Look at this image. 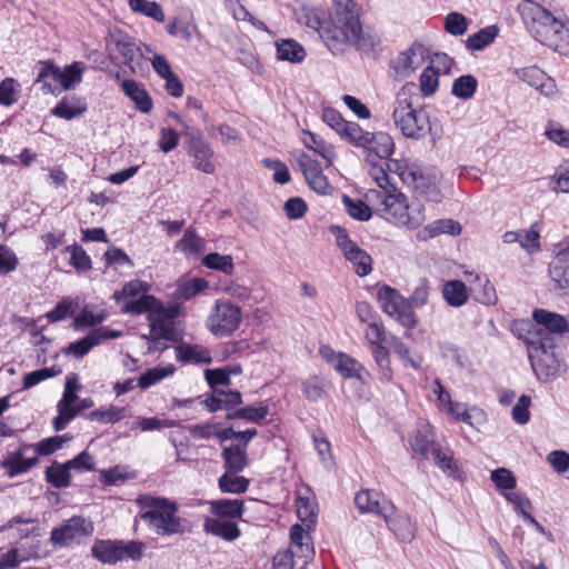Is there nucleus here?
<instances>
[{
  "label": "nucleus",
  "instance_id": "f257e3e1",
  "mask_svg": "<svg viewBox=\"0 0 569 569\" xmlns=\"http://www.w3.org/2000/svg\"><path fill=\"white\" fill-rule=\"evenodd\" d=\"M321 39L333 54L342 53L351 46L368 51L378 42L375 34L363 31L353 1L332 7L329 18L325 19Z\"/></svg>",
  "mask_w": 569,
  "mask_h": 569
},
{
  "label": "nucleus",
  "instance_id": "f03ea898",
  "mask_svg": "<svg viewBox=\"0 0 569 569\" xmlns=\"http://www.w3.org/2000/svg\"><path fill=\"white\" fill-rule=\"evenodd\" d=\"M369 203L381 216L396 226L417 229L426 221L425 207L419 201L408 202L407 197L395 186V191L369 189L366 193Z\"/></svg>",
  "mask_w": 569,
  "mask_h": 569
},
{
  "label": "nucleus",
  "instance_id": "7ed1b4c3",
  "mask_svg": "<svg viewBox=\"0 0 569 569\" xmlns=\"http://www.w3.org/2000/svg\"><path fill=\"white\" fill-rule=\"evenodd\" d=\"M136 505L140 509L141 520L158 536L170 537L184 532V521L178 516L179 505L177 501L143 493L136 498Z\"/></svg>",
  "mask_w": 569,
  "mask_h": 569
},
{
  "label": "nucleus",
  "instance_id": "20e7f679",
  "mask_svg": "<svg viewBox=\"0 0 569 569\" xmlns=\"http://www.w3.org/2000/svg\"><path fill=\"white\" fill-rule=\"evenodd\" d=\"M517 11L536 40L553 49H563L566 46L561 38L566 36L563 21L533 0H522Z\"/></svg>",
  "mask_w": 569,
  "mask_h": 569
},
{
  "label": "nucleus",
  "instance_id": "39448f33",
  "mask_svg": "<svg viewBox=\"0 0 569 569\" xmlns=\"http://www.w3.org/2000/svg\"><path fill=\"white\" fill-rule=\"evenodd\" d=\"M415 91L413 82H407L401 87L396 97L392 119L395 126L406 138L418 140L428 133L430 122L423 110H418L412 106Z\"/></svg>",
  "mask_w": 569,
  "mask_h": 569
},
{
  "label": "nucleus",
  "instance_id": "423d86ee",
  "mask_svg": "<svg viewBox=\"0 0 569 569\" xmlns=\"http://www.w3.org/2000/svg\"><path fill=\"white\" fill-rule=\"evenodd\" d=\"M528 357L537 379L550 382L565 371V362L556 352V341L541 333L526 337Z\"/></svg>",
  "mask_w": 569,
  "mask_h": 569
},
{
  "label": "nucleus",
  "instance_id": "0eeeda50",
  "mask_svg": "<svg viewBox=\"0 0 569 569\" xmlns=\"http://www.w3.org/2000/svg\"><path fill=\"white\" fill-rule=\"evenodd\" d=\"M39 69L36 83L44 94L59 96L61 90H71L81 83L87 66L82 61H74L61 69L52 60H41L37 63Z\"/></svg>",
  "mask_w": 569,
  "mask_h": 569
},
{
  "label": "nucleus",
  "instance_id": "6e6552de",
  "mask_svg": "<svg viewBox=\"0 0 569 569\" xmlns=\"http://www.w3.org/2000/svg\"><path fill=\"white\" fill-rule=\"evenodd\" d=\"M242 309L228 299L214 300L206 319V328L214 337L232 336L242 322Z\"/></svg>",
  "mask_w": 569,
  "mask_h": 569
},
{
  "label": "nucleus",
  "instance_id": "1a4fd4ad",
  "mask_svg": "<svg viewBox=\"0 0 569 569\" xmlns=\"http://www.w3.org/2000/svg\"><path fill=\"white\" fill-rule=\"evenodd\" d=\"M399 177L418 196L428 201L441 202L443 194L440 189L441 176L435 171H425L418 167L401 169Z\"/></svg>",
  "mask_w": 569,
  "mask_h": 569
},
{
  "label": "nucleus",
  "instance_id": "9d476101",
  "mask_svg": "<svg viewBox=\"0 0 569 569\" xmlns=\"http://www.w3.org/2000/svg\"><path fill=\"white\" fill-rule=\"evenodd\" d=\"M382 310L408 330L416 328L418 317L407 298L395 288L385 284L377 293Z\"/></svg>",
  "mask_w": 569,
  "mask_h": 569
},
{
  "label": "nucleus",
  "instance_id": "9b49d317",
  "mask_svg": "<svg viewBox=\"0 0 569 569\" xmlns=\"http://www.w3.org/2000/svg\"><path fill=\"white\" fill-rule=\"evenodd\" d=\"M416 455L423 459H432L435 465L449 476L456 477L457 463L449 450H443L433 439L421 431H418L410 441Z\"/></svg>",
  "mask_w": 569,
  "mask_h": 569
},
{
  "label": "nucleus",
  "instance_id": "f8f14e48",
  "mask_svg": "<svg viewBox=\"0 0 569 569\" xmlns=\"http://www.w3.org/2000/svg\"><path fill=\"white\" fill-rule=\"evenodd\" d=\"M428 57V49L422 43L415 41L390 60L389 74L396 80L407 79L425 63Z\"/></svg>",
  "mask_w": 569,
  "mask_h": 569
},
{
  "label": "nucleus",
  "instance_id": "ddd939ff",
  "mask_svg": "<svg viewBox=\"0 0 569 569\" xmlns=\"http://www.w3.org/2000/svg\"><path fill=\"white\" fill-rule=\"evenodd\" d=\"M332 233L336 237L337 246L342 251L345 258L352 264L355 272L359 277L368 276L372 271L371 257L353 242L341 227H333Z\"/></svg>",
  "mask_w": 569,
  "mask_h": 569
},
{
  "label": "nucleus",
  "instance_id": "4468645a",
  "mask_svg": "<svg viewBox=\"0 0 569 569\" xmlns=\"http://www.w3.org/2000/svg\"><path fill=\"white\" fill-rule=\"evenodd\" d=\"M173 118L183 127L186 134L191 137L189 146V154L192 158V166L207 174H212L216 171L213 162V150L194 130L189 127L179 116L174 114Z\"/></svg>",
  "mask_w": 569,
  "mask_h": 569
},
{
  "label": "nucleus",
  "instance_id": "2eb2a0df",
  "mask_svg": "<svg viewBox=\"0 0 569 569\" xmlns=\"http://www.w3.org/2000/svg\"><path fill=\"white\" fill-rule=\"evenodd\" d=\"M92 532L93 525L91 521L83 517L74 516L66 520L60 527L53 528L50 540L54 545L64 547L76 540L91 536Z\"/></svg>",
  "mask_w": 569,
  "mask_h": 569
},
{
  "label": "nucleus",
  "instance_id": "dca6fc26",
  "mask_svg": "<svg viewBox=\"0 0 569 569\" xmlns=\"http://www.w3.org/2000/svg\"><path fill=\"white\" fill-rule=\"evenodd\" d=\"M297 164L301 170L308 186L320 194H329L332 190L321 166L306 152L297 154Z\"/></svg>",
  "mask_w": 569,
  "mask_h": 569
},
{
  "label": "nucleus",
  "instance_id": "f3484780",
  "mask_svg": "<svg viewBox=\"0 0 569 569\" xmlns=\"http://www.w3.org/2000/svg\"><path fill=\"white\" fill-rule=\"evenodd\" d=\"M532 317L537 328L529 330L527 336L541 333L551 337L553 341H556L557 336H561L568 330L567 320L559 313L545 309H537L533 311Z\"/></svg>",
  "mask_w": 569,
  "mask_h": 569
},
{
  "label": "nucleus",
  "instance_id": "a211bd4d",
  "mask_svg": "<svg viewBox=\"0 0 569 569\" xmlns=\"http://www.w3.org/2000/svg\"><path fill=\"white\" fill-rule=\"evenodd\" d=\"M548 272L555 290L569 295V244L560 248L548 266Z\"/></svg>",
  "mask_w": 569,
  "mask_h": 569
},
{
  "label": "nucleus",
  "instance_id": "6ab92c4d",
  "mask_svg": "<svg viewBox=\"0 0 569 569\" xmlns=\"http://www.w3.org/2000/svg\"><path fill=\"white\" fill-rule=\"evenodd\" d=\"M122 336V332L119 330L109 329L107 327H100L98 329L91 330L86 337L71 342L67 349L66 353L72 355L76 358H82L86 356L92 348L100 345L102 341L108 339H117Z\"/></svg>",
  "mask_w": 569,
  "mask_h": 569
},
{
  "label": "nucleus",
  "instance_id": "aec40b11",
  "mask_svg": "<svg viewBox=\"0 0 569 569\" xmlns=\"http://www.w3.org/2000/svg\"><path fill=\"white\" fill-rule=\"evenodd\" d=\"M383 520L388 528L403 542H410L416 533V523L406 513H399L396 506L388 505L383 510Z\"/></svg>",
  "mask_w": 569,
  "mask_h": 569
},
{
  "label": "nucleus",
  "instance_id": "412c9836",
  "mask_svg": "<svg viewBox=\"0 0 569 569\" xmlns=\"http://www.w3.org/2000/svg\"><path fill=\"white\" fill-rule=\"evenodd\" d=\"M174 312L168 310L162 303L148 316L150 337L172 339L174 331Z\"/></svg>",
  "mask_w": 569,
  "mask_h": 569
},
{
  "label": "nucleus",
  "instance_id": "4be33fe9",
  "mask_svg": "<svg viewBox=\"0 0 569 569\" xmlns=\"http://www.w3.org/2000/svg\"><path fill=\"white\" fill-rule=\"evenodd\" d=\"M362 149L366 151V157L373 156L379 159H388L395 152L393 138L383 131L369 132L363 142Z\"/></svg>",
  "mask_w": 569,
  "mask_h": 569
},
{
  "label": "nucleus",
  "instance_id": "5701e85b",
  "mask_svg": "<svg viewBox=\"0 0 569 569\" xmlns=\"http://www.w3.org/2000/svg\"><path fill=\"white\" fill-rule=\"evenodd\" d=\"M355 503L361 513H373L383 517L385 507L392 505L391 500L376 490L363 489L355 497Z\"/></svg>",
  "mask_w": 569,
  "mask_h": 569
},
{
  "label": "nucleus",
  "instance_id": "b1692460",
  "mask_svg": "<svg viewBox=\"0 0 569 569\" xmlns=\"http://www.w3.org/2000/svg\"><path fill=\"white\" fill-rule=\"evenodd\" d=\"M26 449L27 448L23 447L17 451L8 452L1 461L0 468L6 470V475L9 478L24 473L39 463V459L37 457L24 458Z\"/></svg>",
  "mask_w": 569,
  "mask_h": 569
},
{
  "label": "nucleus",
  "instance_id": "393cba45",
  "mask_svg": "<svg viewBox=\"0 0 569 569\" xmlns=\"http://www.w3.org/2000/svg\"><path fill=\"white\" fill-rule=\"evenodd\" d=\"M87 109L88 104L83 97L68 94L64 96L51 110V114L60 119L72 120L81 117Z\"/></svg>",
  "mask_w": 569,
  "mask_h": 569
},
{
  "label": "nucleus",
  "instance_id": "a878e982",
  "mask_svg": "<svg viewBox=\"0 0 569 569\" xmlns=\"http://www.w3.org/2000/svg\"><path fill=\"white\" fill-rule=\"evenodd\" d=\"M121 89L140 112L149 113L152 110V99L142 83L132 79L124 80Z\"/></svg>",
  "mask_w": 569,
  "mask_h": 569
},
{
  "label": "nucleus",
  "instance_id": "bb28decb",
  "mask_svg": "<svg viewBox=\"0 0 569 569\" xmlns=\"http://www.w3.org/2000/svg\"><path fill=\"white\" fill-rule=\"evenodd\" d=\"M203 530L206 533L227 541H234L241 533L236 522L216 517H207L204 519Z\"/></svg>",
  "mask_w": 569,
  "mask_h": 569
},
{
  "label": "nucleus",
  "instance_id": "cd10ccee",
  "mask_svg": "<svg viewBox=\"0 0 569 569\" xmlns=\"http://www.w3.org/2000/svg\"><path fill=\"white\" fill-rule=\"evenodd\" d=\"M210 513L220 519L233 520L241 518L244 507L239 499H218L209 502Z\"/></svg>",
  "mask_w": 569,
  "mask_h": 569
},
{
  "label": "nucleus",
  "instance_id": "c85d7f7f",
  "mask_svg": "<svg viewBox=\"0 0 569 569\" xmlns=\"http://www.w3.org/2000/svg\"><path fill=\"white\" fill-rule=\"evenodd\" d=\"M303 146L312 150L315 153L319 154L325 161L327 167H330L336 160V151L332 144L328 143L320 136L305 130L302 137Z\"/></svg>",
  "mask_w": 569,
  "mask_h": 569
},
{
  "label": "nucleus",
  "instance_id": "c756f323",
  "mask_svg": "<svg viewBox=\"0 0 569 569\" xmlns=\"http://www.w3.org/2000/svg\"><path fill=\"white\" fill-rule=\"evenodd\" d=\"M242 402L241 393L237 390L214 389L212 396L206 400L209 411L230 410Z\"/></svg>",
  "mask_w": 569,
  "mask_h": 569
},
{
  "label": "nucleus",
  "instance_id": "7c9ffc66",
  "mask_svg": "<svg viewBox=\"0 0 569 569\" xmlns=\"http://www.w3.org/2000/svg\"><path fill=\"white\" fill-rule=\"evenodd\" d=\"M461 232V226L458 221L452 219H439L418 231L417 238L419 240H428L442 233L451 236L459 234Z\"/></svg>",
  "mask_w": 569,
  "mask_h": 569
},
{
  "label": "nucleus",
  "instance_id": "2f4dec72",
  "mask_svg": "<svg viewBox=\"0 0 569 569\" xmlns=\"http://www.w3.org/2000/svg\"><path fill=\"white\" fill-rule=\"evenodd\" d=\"M274 44L278 60L301 63L307 56L305 48L295 39H280Z\"/></svg>",
  "mask_w": 569,
  "mask_h": 569
},
{
  "label": "nucleus",
  "instance_id": "473e14b6",
  "mask_svg": "<svg viewBox=\"0 0 569 569\" xmlns=\"http://www.w3.org/2000/svg\"><path fill=\"white\" fill-rule=\"evenodd\" d=\"M386 160L371 157H366L365 162L368 166V173L371 179L379 187V191L390 190L395 191V183L391 182L389 174L386 171Z\"/></svg>",
  "mask_w": 569,
  "mask_h": 569
},
{
  "label": "nucleus",
  "instance_id": "72a5a7b5",
  "mask_svg": "<svg viewBox=\"0 0 569 569\" xmlns=\"http://www.w3.org/2000/svg\"><path fill=\"white\" fill-rule=\"evenodd\" d=\"M178 361L184 363H211L212 357L210 351L198 345L183 343L176 348Z\"/></svg>",
  "mask_w": 569,
  "mask_h": 569
},
{
  "label": "nucleus",
  "instance_id": "f704fd0d",
  "mask_svg": "<svg viewBox=\"0 0 569 569\" xmlns=\"http://www.w3.org/2000/svg\"><path fill=\"white\" fill-rule=\"evenodd\" d=\"M445 410L453 419L461 420L471 427L476 423H482L486 420V415L481 409L477 407L468 409L467 405L461 402L452 401Z\"/></svg>",
  "mask_w": 569,
  "mask_h": 569
},
{
  "label": "nucleus",
  "instance_id": "c9c22d12",
  "mask_svg": "<svg viewBox=\"0 0 569 569\" xmlns=\"http://www.w3.org/2000/svg\"><path fill=\"white\" fill-rule=\"evenodd\" d=\"M174 249L186 257H199L206 251V240L196 230L187 229L183 237L176 243Z\"/></svg>",
  "mask_w": 569,
  "mask_h": 569
},
{
  "label": "nucleus",
  "instance_id": "e433bc0d",
  "mask_svg": "<svg viewBox=\"0 0 569 569\" xmlns=\"http://www.w3.org/2000/svg\"><path fill=\"white\" fill-rule=\"evenodd\" d=\"M335 370L343 378H356L361 382H366L370 377L365 367L347 353H343L342 357H340Z\"/></svg>",
  "mask_w": 569,
  "mask_h": 569
},
{
  "label": "nucleus",
  "instance_id": "4c0bfd02",
  "mask_svg": "<svg viewBox=\"0 0 569 569\" xmlns=\"http://www.w3.org/2000/svg\"><path fill=\"white\" fill-rule=\"evenodd\" d=\"M222 459L227 471L238 473L248 465L247 449L241 446L223 447Z\"/></svg>",
  "mask_w": 569,
  "mask_h": 569
},
{
  "label": "nucleus",
  "instance_id": "58836bf2",
  "mask_svg": "<svg viewBox=\"0 0 569 569\" xmlns=\"http://www.w3.org/2000/svg\"><path fill=\"white\" fill-rule=\"evenodd\" d=\"M93 558L102 563L113 565L121 561L119 541H97L91 549Z\"/></svg>",
  "mask_w": 569,
  "mask_h": 569
},
{
  "label": "nucleus",
  "instance_id": "ea45409f",
  "mask_svg": "<svg viewBox=\"0 0 569 569\" xmlns=\"http://www.w3.org/2000/svg\"><path fill=\"white\" fill-rule=\"evenodd\" d=\"M499 28L488 26L466 39V48L470 51H480L488 47L498 37Z\"/></svg>",
  "mask_w": 569,
  "mask_h": 569
},
{
  "label": "nucleus",
  "instance_id": "a19ab883",
  "mask_svg": "<svg viewBox=\"0 0 569 569\" xmlns=\"http://www.w3.org/2000/svg\"><path fill=\"white\" fill-rule=\"evenodd\" d=\"M443 299L451 307H461L468 300L467 287L460 280L447 281L442 289Z\"/></svg>",
  "mask_w": 569,
  "mask_h": 569
},
{
  "label": "nucleus",
  "instance_id": "79ce46f5",
  "mask_svg": "<svg viewBox=\"0 0 569 569\" xmlns=\"http://www.w3.org/2000/svg\"><path fill=\"white\" fill-rule=\"evenodd\" d=\"M68 463H59L53 461L50 467L46 469V480L54 488L61 489L70 486L71 475Z\"/></svg>",
  "mask_w": 569,
  "mask_h": 569
},
{
  "label": "nucleus",
  "instance_id": "37998d69",
  "mask_svg": "<svg viewBox=\"0 0 569 569\" xmlns=\"http://www.w3.org/2000/svg\"><path fill=\"white\" fill-rule=\"evenodd\" d=\"M249 479L237 473L226 471L218 480L219 489L226 493L240 495L248 490Z\"/></svg>",
  "mask_w": 569,
  "mask_h": 569
},
{
  "label": "nucleus",
  "instance_id": "c03bdc74",
  "mask_svg": "<svg viewBox=\"0 0 569 569\" xmlns=\"http://www.w3.org/2000/svg\"><path fill=\"white\" fill-rule=\"evenodd\" d=\"M128 4L134 13L151 18L158 22H163L166 19L164 12L157 1L129 0Z\"/></svg>",
  "mask_w": 569,
  "mask_h": 569
},
{
  "label": "nucleus",
  "instance_id": "a18cd8bd",
  "mask_svg": "<svg viewBox=\"0 0 569 569\" xmlns=\"http://www.w3.org/2000/svg\"><path fill=\"white\" fill-rule=\"evenodd\" d=\"M371 356L378 367L379 379L382 382H390L392 380V368L389 356V350L385 346H378L370 349Z\"/></svg>",
  "mask_w": 569,
  "mask_h": 569
},
{
  "label": "nucleus",
  "instance_id": "49530a36",
  "mask_svg": "<svg viewBox=\"0 0 569 569\" xmlns=\"http://www.w3.org/2000/svg\"><path fill=\"white\" fill-rule=\"evenodd\" d=\"M160 301L154 297L149 295H142L137 299L129 300L124 307L123 311L131 315H141L148 313V316L153 312L159 306Z\"/></svg>",
  "mask_w": 569,
  "mask_h": 569
},
{
  "label": "nucleus",
  "instance_id": "de8ad7c7",
  "mask_svg": "<svg viewBox=\"0 0 569 569\" xmlns=\"http://www.w3.org/2000/svg\"><path fill=\"white\" fill-rule=\"evenodd\" d=\"M202 264L212 270L224 274H232L234 270L233 259L230 254H220L218 252L208 253L202 258Z\"/></svg>",
  "mask_w": 569,
  "mask_h": 569
},
{
  "label": "nucleus",
  "instance_id": "09e8293b",
  "mask_svg": "<svg viewBox=\"0 0 569 569\" xmlns=\"http://www.w3.org/2000/svg\"><path fill=\"white\" fill-rule=\"evenodd\" d=\"M128 416V410L124 407L110 406L106 409L93 410L88 415L91 421L100 423H117Z\"/></svg>",
  "mask_w": 569,
  "mask_h": 569
},
{
  "label": "nucleus",
  "instance_id": "8fccbe9b",
  "mask_svg": "<svg viewBox=\"0 0 569 569\" xmlns=\"http://www.w3.org/2000/svg\"><path fill=\"white\" fill-rule=\"evenodd\" d=\"M391 348L393 352L401 359L405 367H410L413 369H420L421 367V357L415 353L409 346L393 337L391 340Z\"/></svg>",
  "mask_w": 569,
  "mask_h": 569
},
{
  "label": "nucleus",
  "instance_id": "3c124183",
  "mask_svg": "<svg viewBox=\"0 0 569 569\" xmlns=\"http://www.w3.org/2000/svg\"><path fill=\"white\" fill-rule=\"evenodd\" d=\"M472 289L477 292V299L481 303L488 306L496 303L497 295L495 287L485 274H476Z\"/></svg>",
  "mask_w": 569,
  "mask_h": 569
},
{
  "label": "nucleus",
  "instance_id": "603ef678",
  "mask_svg": "<svg viewBox=\"0 0 569 569\" xmlns=\"http://www.w3.org/2000/svg\"><path fill=\"white\" fill-rule=\"evenodd\" d=\"M174 370L176 368L172 365L151 368L140 376L138 380V387L141 389H147L160 382L162 379L173 375Z\"/></svg>",
  "mask_w": 569,
  "mask_h": 569
},
{
  "label": "nucleus",
  "instance_id": "864d4df0",
  "mask_svg": "<svg viewBox=\"0 0 569 569\" xmlns=\"http://www.w3.org/2000/svg\"><path fill=\"white\" fill-rule=\"evenodd\" d=\"M478 81L472 74H463L457 78L451 88V93L460 99L467 100L473 97Z\"/></svg>",
  "mask_w": 569,
  "mask_h": 569
},
{
  "label": "nucleus",
  "instance_id": "5fc2aeb1",
  "mask_svg": "<svg viewBox=\"0 0 569 569\" xmlns=\"http://www.w3.org/2000/svg\"><path fill=\"white\" fill-rule=\"evenodd\" d=\"M519 233L520 240H518V243L522 249L529 254L540 251V230L538 222L532 223L529 229L519 230Z\"/></svg>",
  "mask_w": 569,
  "mask_h": 569
},
{
  "label": "nucleus",
  "instance_id": "6e6d98bb",
  "mask_svg": "<svg viewBox=\"0 0 569 569\" xmlns=\"http://www.w3.org/2000/svg\"><path fill=\"white\" fill-rule=\"evenodd\" d=\"M69 435L53 436L39 441L36 445H24V448H32L39 456H48L59 450L66 441H69Z\"/></svg>",
  "mask_w": 569,
  "mask_h": 569
},
{
  "label": "nucleus",
  "instance_id": "4d7b16f0",
  "mask_svg": "<svg viewBox=\"0 0 569 569\" xmlns=\"http://www.w3.org/2000/svg\"><path fill=\"white\" fill-rule=\"evenodd\" d=\"M419 87L422 96H432L439 87V70L433 66L426 67L419 77Z\"/></svg>",
  "mask_w": 569,
  "mask_h": 569
},
{
  "label": "nucleus",
  "instance_id": "13d9d810",
  "mask_svg": "<svg viewBox=\"0 0 569 569\" xmlns=\"http://www.w3.org/2000/svg\"><path fill=\"white\" fill-rule=\"evenodd\" d=\"M58 416L53 419V428L56 431L63 430L68 423L79 413L74 407V402L59 400L57 405Z\"/></svg>",
  "mask_w": 569,
  "mask_h": 569
},
{
  "label": "nucleus",
  "instance_id": "bf43d9fd",
  "mask_svg": "<svg viewBox=\"0 0 569 569\" xmlns=\"http://www.w3.org/2000/svg\"><path fill=\"white\" fill-rule=\"evenodd\" d=\"M76 307L77 302L71 298L66 297L54 307V309L46 313V318L51 323L62 321L68 317L73 316Z\"/></svg>",
  "mask_w": 569,
  "mask_h": 569
},
{
  "label": "nucleus",
  "instance_id": "052dcab7",
  "mask_svg": "<svg viewBox=\"0 0 569 569\" xmlns=\"http://www.w3.org/2000/svg\"><path fill=\"white\" fill-rule=\"evenodd\" d=\"M209 282L203 278H192L178 286V296L182 299H191L198 293L207 290Z\"/></svg>",
  "mask_w": 569,
  "mask_h": 569
},
{
  "label": "nucleus",
  "instance_id": "680f3d73",
  "mask_svg": "<svg viewBox=\"0 0 569 569\" xmlns=\"http://www.w3.org/2000/svg\"><path fill=\"white\" fill-rule=\"evenodd\" d=\"M297 20L300 24H303L310 29H313L319 32L321 37L322 27L325 26V20L320 17L318 10L302 8L296 12Z\"/></svg>",
  "mask_w": 569,
  "mask_h": 569
},
{
  "label": "nucleus",
  "instance_id": "e2e57ef3",
  "mask_svg": "<svg viewBox=\"0 0 569 569\" xmlns=\"http://www.w3.org/2000/svg\"><path fill=\"white\" fill-rule=\"evenodd\" d=\"M343 203H345L347 212L353 219H357L359 221H367L372 216V211H371L370 207L361 200H353V199L345 196Z\"/></svg>",
  "mask_w": 569,
  "mask_h": 569
},
{
  "label": "nucleus",
  "instance_id": "0e129e2a",
  "mask_svg": "<svg viewBox=\"0 0 569 569\" xmlns=\"http://www.w3.org/2000/svg\"><path fill=\"white\" fill-rule=\"evenodd\" d=\"M367 133L368 131H365L357 122L348 121L339 136L355 147L362 148Z\"/></svg>",
  "mask_w": 569,
  "mask_h": 569
},
{
  "label": "nucleus",
  "instance_id": "69168bd1",
  "mask_svg": "<svg viewBox=\"0 0 569 569\" xmlns=\"http://www.w3.org/2000/svg\"><path fill=\"white\" fill-rule=\"evenodd\" d=\"M66 251L70 252V264L78 271H87L92 268L91 258L82 247L78 244L69 246Z\"/></svg>",
  "mask_w": 569,
  "mask_h": 569
},
{
  "label": "nucleus",
  "instance_id": "338daca9",
  "mask_svg": "<svg viewBox=\"0 0 569 569\" xmlns=\"http://www.w3.org/2000/svg\"><path fill=\"white\" fill-rule=\"evenodd\" d=\"M445 30L451 36H462L468 30V19L459 12H450L445 18Z\"/></svg>",
  "mask_w": 569,
  "mask_h": 569
},
{
  "label": "nucleus",
  "instance_id": "774afa93",
  "mask_svg": "<svg viewBox=\"0 0 569 569\" xmlns=\"http://www.w3.org/2000/svg\"><path fill=\"white\" fill-rule=\"evenodd\" d=\"M545 136L553 143L561 148H569V129H565L561 126L549 122L545 130Z\"/></svg>",
  "mask_w": 569,
  "mask_h": 569
}]
</instances>
